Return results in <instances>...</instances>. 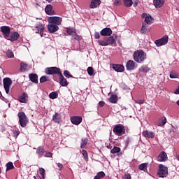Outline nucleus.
I'll list each match as a JSON object with an SVG mask.
<instances>
[{
    "instance_id": "obj_58",
    "label": "nucleus",
    "mask_w": 179,
    "mask_h": 179,
    "mask_svg": "<svg viewBox=\"0 0 179 179\" xmlns=\"http://www.w3.org/2000/svg\"><path fill=\"white\" fill-rule=\"evenodd\" d=\"M176 160L179 162V155L176 156Z\"/></svg>"
},
{
    "instance_id": "obj_53",
    "label": "nucleus",
    "mask_w": 179,
    "mask_h": 179,
    "mask_svg": "<svg viewBox=\"0 0 179 179\" xmlns=\"http://www.w3.org/2000/svg\"><path fill=\"white\" fill-rule=\"evenodd\" d=\"M45 157H52V153H51V152H46L45 154Z\"/></svg>"
},
{
    "instance_id": "obj_22",
    "label": "nucleus",
    "mask_w": 179,
    "mask_h": 179,
    "mask_svg": "<svg viewBox=\"0 0 179 179\" xmlns=\"http://www.w3.org/2000/svg\"><path fill=\"white\" fill-rule=\"evenodd\" d=\"M153 3L155 8H162L164 3V0H154Z\"/></svg>"
},
{
    "instance_id": "obj_42",
    "label": "nucleus",
    "mask_w": 179,
    "mask_h": 179,
    "mask_svg": "<svg viewBox=\"0 0 179 179\" xmlns=\"http://www.w3.org/2000/svg\"><path fill=\"white\" fill-rule=\"evenodd\" d=\"M121 148H118V147H114L111 150H110V153H118L119 152H120Z\"/></svg>"
},
{
    "instance_id": "obj_28",
    "label": "nucleus",
    "mask_w": 179,
    "mask_h": 179,
    "mask_svg": "<svg viewBox=\"0 0 179 179\" xmlns=\"http://www.w3.org/2000/svg\"><path fill=\"white\" fill-rule=\"evenodd\" d=\"M167 122V119H166L165 117L161 118L157 123L158 127H163L166 125V123Z\"/></svg>"
},
{
    "instance_id": "obj_51",
    "label": "nucleus",
    "mask_w": 179,
    "mask_h": 179,
    "mask_svg": "<svg viewBox=\"0 0 179 179\" xmlns=\"http://www.w3.org/2000/svg\"><path fill=\"white\" fill-rule=\"evenodd\" d=\"M136 103H137V104H143V103H145V99H138L136 101Z\"/></svg>"
},
{
    "instance_id": "obj_36",
    "label": "nucleus",
    "mask_w": 179,
    "mask_h": 179,
    "mask_svg": "<svg viewBox=\"0 0 179 179\" xmlns=\"http://www.w3.org/2000/svg\"><path fill=\"white\" fill-rule=\"evenodd\" d=\"M86 145H87V138L82 139L81 145H80L81 149H83V148H85Z\"/></svg>"
},
{
    "instance_id": "obj_4",
    "label": "nucleus",
    "mask_w": 179,
    "mask_h": 179,
    "mask_svg": "<svg viewBox=\"0 0 179 179\" xmlns=\"http://www.w3.org/2000/svg\"><path fill=\"white\" fill-rule=\"evenodd\" d=\"M18 118H19V122H20V126L22 128H24V127H26V125H27V122H29L27 116H26V114L24 112H19L18 113Z\"/></svg>"
},
{
    "instance_id": "obj_35",
    "label": "nucleus",
    "mask_w": 179,
    "mask_h": 179,
    "mask_svg": "<svg viewBox=\"0 0 179 179\" xmlns=\"http://www.w3.org/2000/svg\"><path fill=\"white\" fill-rule=\"evenodd\" d=\"M87 71L90 76H93V75L94 74V70L93 69V67H88Z\"/></svg>"
},
{
    "instance_id": "obj_8",
    "label": "nucleus",
    "mask_w": 179,
    "mask_h": 179,
    "mask_svg": "<svg viewBox=\"0 0 179 179\" xmlns=\"http://www.w3.org/2000/svg\"><path fill=\"white\" fill-rule=\"evenodd\" d=\"M32 30L36 34L40 33L41 37H43V31H44V24L38 22L35 25V27H33Z\"/></svg>"
},
{
    "instance_id": "obj_16",
    "label": "nucleus",
    "mask_w": 179,
    "mask_h": 179,
    "mask_svg": "<svg viewBox=\"0 0 179 179\" xmlns=\"http://www.w3.org/2000/svg\"><path fill=\"white\" fill-rule=\"evenodd\" d=\"M101 3V1L100 0H92L90 8L91 9H96V8H99V6Z\"/></svg>"
},
{
    "instance_id": "obj_17",
    "label": "nucleus",
    "mask_w": 179,
    "mask_h": 179,
    "mask_svg": "<svg viewBox=\"0 0 179 179\" xmlns=\"http://www.w3.org/2000/svg\"><path fill=\"white\" fill-rule=\"evenodd\" d=\"M59 85H61V86H63V87H66V85H68V81L66 80V79H65V78L62 75V73H59Z\"/></svg>"
},
{
    "instance_id": "obj_26",
    "label": "nucleus",
    "mask_w": 179,
    "mask_h": 179,
    "mask_svg": "<svg viewBox=\"0 0 179 179\" xmlns=\"http://www.w3.org/2000/svg\"><path fill=\"white\" fill-rule=\"evenodd\" d=\"M143 135L145 138H155V134L152 131H143Z\"/></svg>"
},
{
    "instance_id": "obj_60",
    "label": "nucleus",
    "mask_w": 179,
    "mask_h": 179,
    "mask_svg": "<svg viewBox=\"0 0 179 179\" xmlns=\"http://www.w3.org/2000/svg\"><path fill=\"white\" fill-rule=\"evenodd\" d=\"M46 1H48V2H51L52 0H46Z\"/></svg>"
},
{
    "instance_id": "obj_57",
    "label": "nucleus",
    "mask_w": 179,
    "mask_h": 179,
    "mask_svg": "<svg viewBox=\"0 0 179 179\" xmlns=\"http://www.w3.org/2000/svg\"><path fill=\"white\" fill-rule=\"evenodd\" d=\"M57 166L59 167V169H62L64 167V165H62L61 163H57Z\"/></svg>"
},
{
    "instance_id": "obj_1",
    "label": "nucleus",
    "mask_w": 179,
    "mask_h": 179,
    "mask_svg": "<svg viewBox=\"0 0 179 179\" xmlns=\"http://www.w3.org/2000/svg\"><path fill=\"white\" fill-rule=\"evenodd\" d=\"M48 31H50V33H55V31H58L59 29L58 26L62 22V18L60 17H50L48 18Z\"/></svg>"
},
{
    "instance_id": "obj_50",
    "label": "nucleus",
    "mask_w": 179,
    "mask_h": 179,
    "mask_svg": "<svg viewBox=\"0 0 179 179\" xmlns=\"http://www.w3.org/2000/svg\"><path fill=\"white\" fill-rule=\"evenodd\" d=\"M20 134V132L18 130H15L13 131V136H14V138H17V136H19Z\"/></svg>"
},
{
    "instance_id": "obj_54",
    "label": "nucleus",
    "mask_w": 179,
    "mask_h": 179,
    "mask_svg": "<svg viewBox=\"0 0 179 179\" xmlns=\"http://www.w3.org/2000/svg\"><path fill=\"white\" fill-rule=\"evenodd\" d=\"M123 179H131V174L127 173L124 176Z\"/></svg>"
},
{
    "instance_id": "obj_30",
    "label": "nucleus",
    "mask_w": 179,
    "mask_h": 179,
    "mask_svg": "<svg viewBox=\"0 0 179 179\" xmlns=\"http://www.w3.org/2000/svg\"><path fill=\"white\" fill-rule=\"evenodd\" d=\"M66 32L69 36H73L76 33V29L73 28H67Z\"/></svg>"
},
{
    "instance_id": "obj_56",
    "label": "nucleus",
    "mask_w": 179,
    "mask_h": 179,
    "mask_svg": "<svg viewBox=\"0 0 179 179\" xmlns=\"http://www.w3.org/2000/svg\"><path fill=\"white\" fill-rule=\"evenodd\" d=\"M138 3H139V0H134V8H136V6H138Z\"/></svg>"
},
{
    "instance_id": "obj_63",
    "label": "nucleus",
    "mask_w": 179,
    "mask_h": 179,
    "mask_svg": "<svg viewBox=\"0 0 179 179\" xmlns=\"http://www.w3.org/2000/svg\"><path fill=\"white\" fill-rule=\"evenodd\" d=\"M0 81H1V77H0Z\"/></svg>"
},
{
    "instance_id": "obj_48",
    "label": "nucleus",
    "mask_w": 179,
    "mask_h": 179,
    "mask_svg": "<svg viewBox=\"0 0 179 179\" xmlns=\"http://www.w3.org/2000/svg\"><path fill=\"white\" fill-rule=\"evenodd\" d=\"M26 69H27V64L21 63V71H24Z\"/></svg>"
},
{
    "instance_id": "obj_29",
    "label": "nucleus",
    "mask_w": 179,
    "mask_h": 179,
    "mask_svg": "<svg viewBox=\"0 0 179 179\" xmlns=\"http://www.w3.org/2000/svg\"><path fill=\"white\" fill-rule=\"evenodd\" d=\"M139 71L145 73V72H149V67L146 65H143L139 68Z\"/></svg>"
},
{
    "instance_id": "obj_44",
    "label": "nucleus",
    "mask_w": 179,
    "mask_h": 179,
    "mask_svg": "<svg viewBox=\"0 0 179 179\" xmlns=\"http://www.w3.org/2000/svg\"><path fill=\"white\" fill-rule=\"evenodd\" d=\"M48 77L47 76H42L41 78H40V83H44V82H47L48 80Z\"/></svg>"
},
{
    "instance_id": "obj_55",
    "label": "nucleus",
    "mask_w": 179,
    "mask_h": 179,
    "mask_svg": "<svg viewBox=\"0 0 179 179\" xmlns=\"http://www.w3.org/2000/svg\"><path fill=\"white\" fill-rule=\"evenodd\" d=\"M105 104H106V103H104V101H101L99 102V107H103Z\"/></svg>"
},
{
    "instance_id": "obj_10",
    "label": "nucleus",
    "mask_w": 179,
    "mask_h": 179,
    "mask_svg": "<svg viewBox=\"0 0 179 179\" xmlns=\"http://www.w3.org/2000/svg\"><path fill=\"white\" fill-rule=\"evenodd\" d=\"M169 43V36L165 35L161 39L155 41V44L157 47H162V45H166Z\"/></svg>"
},
{
    "instance_id": "obj_39",
    "label": "nucleus",
    "mask_w": 179,
    "mask_h": 179,
    "mask_svg": "<svg viewBox=\"0 0 179 179\" xmlns=\"http://www.w3.org/2000/svg\"><path fill=\"white\" fill-rule=\"evenodd\" d=\"M45 173V170L43 168H39V174L41 176V179H44V174Z\"/></svg>"
},
{
    "instance_id": "obj_41",
    "label": "nucleus",
    "mask_w": 179,
    "mask_h": 179,
    "mask_svg": "<svg viewBox=\"0 0 179 179\" xmlns=\"http://www.w3.org/2000/svg\"><path fill=\"white\" fill-rule=\"evenodd\" d=\"M96 176L100 179L104 178V177H106V173L103 171H101V172H99Z\"/></svg>"
},
{
    "instance_id": "obj_11",
    "label": "nucleus",
    "mask_w": 179,
    "mask_h": 179,
    "mask_svg": "<svg viewBox=\"0 0 179 179\" xmlns=\"http://www.w3.org/2000/svg\"><path fill=\"white\" fill-rule=\"evenodd\" d=\"M167 153L164 151H162L157 158L158 162H167Z\"/></svg>"
},
{
    "instance_id": "obj_7",
    "label": "nucleus",
    "mask_w": 179,
    "mask_h": 179,
    "mask_svg": "<svg viewBox=\"0 0 179 179\" xmlns=\"http://www.w3.org/2000/svg\"><path fill=\"white\" fill-rule=\"evenodd\" d=\"M113 132L115 135L121 136V135L125 134V129H124V126L117 124L113 128Z\"/></svg>"
},
{
    "instance_id": "obj_21",
    "label": "nucleus",
    "mask_w": 179,
    "mask_h": 179,
    "mask_svg": "<svg viewBox=\"0 0 179 179\" xmlns=\"http://www.w3.org/2000/svg\"><path fill=\"white\" fill-rule=\"evenodd\" d=\"M27 99H29V95L24 92L21 96H20L19 101L20 103H27Z\"/></svg>"
},
{
    "instance_id": "obj_27",
    "label": "nucleus",
    "mask_w": 179,
    "mask_h": 179,
    "mask_svg": "<svg viewBox=\"0 0 179 179\" xmlns=\"http://www.w3.org/2000/svg\"><path fill=\"white\" fill-rule=\"evenodd\" d=\"M108 101L110 103H115L118 101V96L115 94H113L110 96V97L108 99Z\"/></svg>"
},
{
    "instance_id": "obj_52",
    "label": "nucleus",
    "mask_w": 179,
    "mask_h": 179,
    "mask_svg": "<svg viewBox=\"0 0 179 179\" xmlns=\"http://www.w3.org/2000/svg\"><path fill=\"white\" fill-rule=\"evenodd\" d=\"M94 38H96V40H99V38H100V34L99 32L94 33Z\"/></svg>"
},
{
    "instance_id": "obj_14",
    "label": "nucleus",
    "mask_w": 179,
    "mask_h": 179,
    "mask_svg": "<svg viewBox=\"0 0 179 179\" xmlns=\"http://www.w3.org/2000/svg\"><path fill=\"white\" fill-rule=\"evenodd\" d=\"M71 122L74 125H79L82 122V117L80 116H74L71 117Z\"/></svg>"
},
{
    "instance_id": "obj_20",
    "label": "nucleus",
    "mask_w": 179,
    "mask_h": 179,
    "mask_svg": "<svg viewBox=\"0 0 179 179\" xmlns=\"http://www.w3.org/2000/svg\"><path fill=\"white\" fill-rule=\"evenodd\" d=\"M113 69L116 72H124L125 68L121 64H113L112 66Z\"/></svg>"
},
{
    "instance_id": "obj_43",
    "label": "nucleus",
    "mask_w": 179,
    "mask_h": 179,
    "mask_svg": "<svg viewBox=\"0 0 179 179\" xmlns=\"http://www.w3.org/2000/svg\"><path fill=\"white\" fill-rule=\"evenodd\" d=\"M146 31H148V29L146 28V25L143 24L141 29V33H142L143 34H145V33H146Z\"/></svg>"
},
{
    "instance_id": "obj_34",
    "label": "nucleus",
    "mask_w": 179,
    "mask_h": 179,
    "mask_svg": "<svg viewBox=\"0 0 179 179\" xmlns=\"http://www.w3.org/2000/svg\"><path fill=\"white\" fill-rule=\"evenodd\" d=\"M71 40H77L78 41H80V40H82V36L78 35V34L76 32L74 35H73Z\"/></svg>"
},
{
    "instance_id": "obj_47",
    "label": "nucleus",
    "mask_w": 179,
    "mask_h": 179,
    "mask_svg": "<svg viewBox=\"0 0 179 179\" xmlns=\"http://www.w3.org/2000/svg\"><path fill=\"white\" fill-rule=\"evenodd\" d=\"M6 54L8 58H13L14 57L13 52L10 50H8Z\"/></svg>"
},
{
    "instance_id": "obj_3",
    "label": "nucleus",
    "mask_w": 179,
    "mask_h": 179,
    "mask_svg": "<svg viewBox=\"0 0 179 179\" xmlns=\"http://www.w3.org/2000/svg\"><path fill=\"white\" fill-rule=\"evenodd\" d=\"M114 43H115V39H114L113 36L104 38L103 39H101L98 41V44L99 45H101L102 47H107V45L114 44Z\"/></svg>"
},
{
    "instance_id": "obj_13",
    "label": "nucleus",
    "mask_w": 179,
    "mask_h": 179,
    "mask_svg": "<svg viewBox=\"0 0 179 179\" xmlns=\"http://www.w3.org/2000/svg\"><path fill=\"white\" fill-rule=\"evenodd\" d=\"M135 65H136L135 62H134L133 60H129L127 62L126 68L127 71H134V69L136 68V66Z\"/></svg>"
},
{
    "instance_id": "obj_38",
    "label": "nucleus",
    "mask_w": 179,
    "mask_h": 179,
    "mask_svg": "<svg viewBox=\"0 0 179 179\" xmlns=\"http://www.w3.org/2000/svg\"><path fill=\"white\" fill-rule=\"evenodd\" d=\"M146 169H148V164L143 163V164H140V166H139L140 170H143V171H145L146 170Z\"/></svg>"
},
{
    "instance_id": "obj_25",
    "label": "nucleus",
    "mask_w": 179,
    "mask_h": 179,
    "mask_svg": "<svg viewBox=\"0 0 179 179\" xmlns=\"http://www.w3.org/2000/svg\"><path fill=\"white\" fill-rule=\"evenodd\" d=\"M52 120L55 122L59 124V122H61V121H62L61 115H59L58 113H55L52 117Z\"/></svg>"
},
{
    "instance_id": "obj_45",
    "label": "nucleus",
    "mask_w": 179,
    "mask_h": 179,
    "mask_svg": "<svg viewBox=\"0 0 179 179\" xmlns=\"http://www.w3.org/2000/svg\"><path fill=\"white\" fill-rule=\"evenodd\" d=\"M81 153H82L83 156L84 157L85 160H87V151L83 150L81 151Z\"/></svg>"
},
{
    "instance_id": "obj_6",
    "label": "nucleus",
    "mask_w": 179,
    "mask_h": 179,
    "mask_svg": "<svg viewBox=\"0 0 179 179\" xmlns=\"http://www.w3.org/2000/svg\"><path fill=\"white\" fill-rule=\"evenodd\" d=\"M158 176L162 178L167 177V174H169V169L164 166L163 164H160L159 166Z\"/></svg>"
},
{
    "instance_id": "obj_49",
    "label": "nucleus",
    "mask_w": 179,
    "mask_h": 179,
    "mask_svg": "<svg viewBox=\"0 0 179 179\" xmlns=\"http://www.w3.org/2000/svg\"><path fill=\"white\" fill-rule=\"evenodd\" d=\"M113 5L115 6H120L121 5V0H115L113 2Z\"/></svg>"
},
{
    "instance_id": "obj_19",
    "label": "nucleus",
    "mask_w": 179,
    "mask_h": 179,
    "mask_svg": "<svg viewBox=\"0 0 179 179\" xmlns=\"http://www.w3.org/2000/svg\"><path fill=\"white\" fill-rule=\"evenodd\" d=\"M8 40H10V41H16L17 38H19V33L17 32H12L10 36L8 35Z\"/></svg>"
},
{
    "instance_id": "obj_40",
    "label": "nucleus",
    "mask_w": 179,
    "mask_h": 179,
    "mask_svg": "<svg viewBox=\"0 0 179 179\" xmlns=\"http://www.w3.org/2000/svg\"><path fill=\"white\" fill-rule=\"evenodd\" d=\"M171 79H177L178 78V74L176 72H171L169 75Z\"/></svg>"
},
{
    "instance_id": "obj_61",
    "label": "nucleus",
    "mask_w": 179,
    "mask_h": 179,
    "mask_svg": "<svg viewBox=\"0 0 179 179\" xmlns=\"http://www.w3.org/2000/svg\"><path fill=\"white\" fill-rule=\"evenodd\" d=\"M1 96H2V93H1V92H0V97H1Z\"/></svg>"
},
{
    "instance_id": "obj_46",
    "label": "nucleus",
    "mask_w": 179,
    "mask_h": 179,
    "mask_svg": "<svg viewBox=\"0 0 179 179\" xmlns=\"http://www.w3.org/2000/svg\"><path fill=\"white\" fill-rule=\"evenodd\" d=\"M64 75L66 78H72V75H71V73H69V71L65 70L64 71Z\"/></svg>"
},
{
    "instance_id": "obj_62",
    "label": "nucleus",
    "mask_w": 179,
    "mask_h": 179,
    "mask_svg": "<svg viewBox=\"0 0 179 179\" xmlns=\"http://www.w3.org/2000/svg\"><path fill=\"white\" fill-rule=\"evenodd\" d=\"M34 178H35V179H36V176H34Z\"/></svg>"
},
{
    "instance_id": "obj_5",
    "label": "nucleus",
    "mask_w": 179,
    "mask_h": 179,
    "mask_svg": "<svg viewBox=\"0 0 179 179\" xmlns=\"http://www.w3.org/2000/svg\"><path fill=\"white\" fill-rule=\"evenodd\" d=\"M45 73L46 75H59L61 73V69L58 67H48L45 69Z\"/></svg>"
},
{
    "instance_id": "obj_2",
    "label": "nucleus",
    "mask_w": 179,
    "mask_h": 179,
    "mask_svg": "<svg viewBox=\"0 0 179 179\" xmlns=\"http://www.w3.org/2000/svg\"><path fill=\"white\" fill-rule=\"evenodd\" d=\"M133 58L137 64H142L146 59V53L142 50H136L133 54Z\"/></svg>"
},
{
    "instance_id": "obj_15",
    "label": "nucleus",
    "mask_w": 179,
    "mask_h": 179,
    "mask_svg": "<svg viewBox=\"0 0 179 179\" xmlns=\"http://www.w3.org/2000/svg\"><path fill=\"white\" fill-rule=\"evenodd\" d=\"M142 17H145V22L147 24H152L153 23V18L150 15H148L146 13L142 14Z\"/></svg>"
},
{
    "instance_id": "obj_18",
    "label": "nucleus",
    "mask_w": 179,
    "mask_h": 179,
    "mask_svg": "<svg viewBox=\"0 0 179 179\" xmlns=\"http://www.w3.org/2000/svg\"><path fill=\"white\" fill-rule=\"evenodd\" d=\"M1 30L5 35V37H9V34H10V28H9V27L3 26L1 27Z\"/></svg>"
},
{
    "instance_id": "obj_31",
    "label": "nucleus",
    "mask_w": 179,
    "mask_h": 179,
    "mask_svg": "<svg viewBox=\"0 0 179 179\" xmlns=\"http://www.w3.org/2000/svg\"><path fill=\"white\" fill-rule=\"evenodd\" d=\"M124 1V4L126 6L127 8H130V6H132V4L134 2L132 0H123Z\"/></svg>"
},
{
    "instance_id": "obj_23",
    "label": "nucleus",
    "mask_w": 179,
    "mask_h": 179,
    "mask_svg": "<svg viewBox=\"0 0 179 179\" xmlns=\"http://www.w3.org/2000/svg\"><path fill=\"white\" fill-rule=\"evenodd\" d=\"M29 79L31 82L34 83H38V76L37 74H29Z\"/></svg>"
},
{
    "instance_id": "obj_37",
    "label": "nucleus",
    "mask_w": 179,
    "mask_h": 179,
    "mask_svg": "<svg viewBox=\"0 0 179 179\" xmlns=\"http://www.w3.org/2000/svg\"><path fill=\"white\" fill-rule=\"evenodd\" d=\"M6 166V171H9V170H12L14 168L13 163H12V162L7 163Z\"/></svg>"
},
{
    "instance_id": "obj_12",
    "label": "nucleus",
    "mask_w": 179,
    "mask_h": 179,
    "mask_svg": "<svg viewBox=\"0 0 179 179\" xmlns=\"http://www.w3.org/2000/svg\"><path fill=\"white\" fill-rule=\"evenodd\" d=\"M100 34L101 36H103V37H107L113 34V31L110 28H104L101 31Z\"/></svg>"
},
{
    "instance_id": "obj_24",
    "label": "nucleus",
    "mask_w": 179,
    "mask_h": 179,
    "mask_svg": "<svg viewBox=\"0 0 179 179\" xmlns=\"http://www.w3.org/2000/svg\"><path fill=\"white\" fill-rule=\"evenodd\" d=\"M45 12L47 15H54V10H52V6L48 5L45 8Z\"/></svg>"
},
{
    "instance_id": "obj_9",
    "label": "nucleus",
    "mask_w": 179,
    "mask_h": 179,
    "mask_svg": "<svg viewBox=\"0 0 179 179\" xmlns=\"http://www.w3.org/2000/svg\"><path fill=\"white\" fill-rule=\"evenodd\" d=\"M3 86H4L6 93L7 94H9V90L10 89V85H12V80H10V78H5L3 80Z\"/></svg>"
},
{
    "instance_id": "obj_33",
    "label": "nucleus",
    "mask_w": 179,
    "mask_h": 179,
    "mask_svg": "<svg viewBox=\"0 0 179 179\" xmlns=\"http://www.w3.org/2000/svg\"><path fill=\"white\" fill-rule=\"evenodd\" d=\"M36 153L39 156H43L44 155V148H43L42 147L38 148L36 150Z\"/></svg>"
},
{
    "instance_id": "obj_59",
    "label": "nucleus",
    "mask_w": 179,
    "mask_h": 179,
    "mask_svg": "<svg viewBox=\"0 0 179 179\" xmlns=\"http://www.w3.org/2000/svg\"><path fill=\"white\" fill-rule=\"evenodd\" d=\"M94 179H100V178H99L97 176H94Z\"/></svg>"
},
{
    "instance_id": "obj_32",
    "label": "nucleus",
    "mask_w": 179,
    "mask_h": 179,
    "mask_svg": "<svg viewBox=\"0 0 179 179\" xmlns=\"http://www.w3.org/2000/svg\"><path fill=\"white\" fill-rule=\"evenodd\" d=\"M50 99H52V100H54V99H57L58 97V92H52L49 94Z\"/></svg>"
}]
</instances>
